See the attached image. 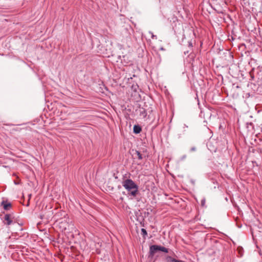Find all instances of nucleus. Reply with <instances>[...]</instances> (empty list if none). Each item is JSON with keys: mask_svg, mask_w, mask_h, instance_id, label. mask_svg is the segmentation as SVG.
Masks as SVG:
<instances>
[{"mask_svg": "<svg viewBox=\"0 0 262 262\" xmlns=\"http://www.w3.org/2000/svg\"><path fill=\"white\" fill-rule=\"evenodd\" d=\"M31 194H30L29 195V200H28V203H27V206H29V201H30V199H31Z\"/></svg>", "mask_w": 262, "mask_h": 262, "instance_id": "obj_9", "label": "nucleus"}, {"mask_svg": "<svg viewBox=\"0 0 262 262\" xmlns=\"http://www.w3.org/2000/svg\"><path fill=\"white\" fill-rule=\"evenodd\" d=\"M14 217L11 214H6L3 218V223L6 226H9L14 223Z\"/></svg>", "mask_w": 262, "mask_h": 262, "instance_id": "obj_3", "label": "nucleus"}, {"mask_svg": "<svg viewBox=\"0 0 262 262\" xmlns=\"http://www.w3.org/2000/svg\"><path fill=\"white\" fill-rule=\"evenodd\" d=\"M149 34H151V38L152 39H157V37L156 35H154L153 33L151 32H149Z\"/></svg>", "mask_w": 262, "mask_h": 262, "instance_id": "obj_8", "label": "nucleus"}, {"mask_svg": "<svg viewBox=\"0 0 262 262\" xmlns=\"http://www.w3.org/2000/svg\"><path fill=\"white\" fill-rule=\"evenodd\" d=\"M191 150H195V148H194V147L192 148H191Z\"/></svg>", "mask_w": 262, "mask_h": 262, "instance_id": "obj_10", "label": "nucleus"}, {"mask_svg": "<svg viewBox=\"0 0 262 262\" xmlns=\"http://www.w3.org/2000/svg\"><path fill=\"white\" fill-rule=\"evenodd\" d=\"M123 186L127 190L128 194L135 196L138 193V186L131 179H126L122 182Z\"/></svg>", "mask_w": 262, "mask_h": 262, "instance_id": "obj_1", "label": "nucleus"}, {"mask_svg": "<svg viewBox=\"0 0 262 262\" xmlns=\"http://www.w3.org/2000/svg\"><path fill=\"white\" fill-rule=\"evenodd\" d=\"M2 205L3 206L4 209L5 210H9L11 208V204H10V203H6L4 202H3L2 203Z\"/></svg>", "mask_w": 262, "mask_h": 262, "instance_id": "obj_5", "label": "nucleus"}, {"mask_svg": "<svg viewBox=\"0 0 262 262\" xmlns=\"http://www.w3.org/2000/svg\"><path fill=\"white\" fill-rule=\"evenodd\" d=\"M162 251L163 252L167 253H168V249L164 247H162L159 245H152L149 248V254L151 256H154L155 253L159 251Z\"/></svg>", "mask_w": 262, "mask_h": 262, "instance_id": "obj_2", "label": "nucleus"}, {"mask_svg": "<svg viewBox=\"0 0 262 262\" xmlns=\"http://www.w3.org/2000/svg\"><path fill=\"white\" fill-rule=\"evenodd\" d=\"M141 234L142 235L144 239H146V236L147 235V232L145 229H144V228L141 229Z\"/></svg>", "mask_w": 262, "mask_h": 262, "instance_id": "obj_6", "label": "nucleus"}, {"mask_svg": "<svg viewBox=\"0 0 262 262\" xmlns=\"http://www.w3.org/2000/svg\"><path fill=\"white\" fill-rule=\"evenodd\" d=\"M136 154L137 155L138 159L139 160L142 159V156L141 154L139 151H136Z\"/></svg>", "mask_w": 262, "mask_h": 262, "instance_id": "obj_7", "label": "nucleus"}, {"mask_svg": "<svg viewBox=\"0 0 262 262\" xmlns=\"http://www.w3.org/2000/svg\"><path fill=\"white\" fill-rule=\"evenodd\" d=\"M133 130L134 133L139 134L141 131V128L139 125H135L134 126Z\"/></svg>", "mask_w": 262, "mask_h": 262, "instance_id": "obj_4", "label": "nucleus"}]
</instances>
